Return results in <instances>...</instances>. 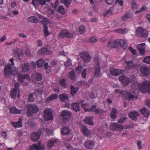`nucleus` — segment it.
<instances>
[{"label": "nucleus", "instance_id": "nucleus-62", "mask_svg": "<svg viewBox=\"0 0 150 150\" xmlns=\"http://www.w3.org/2000/svg\"><path fill=\"white\" fill-rule=\"evenodd\" d=\"M114 8L113 7H110L109 9L107 10L105 13L104 14V16H105L107 15L109 13H112V11L113 10Z\"/></svg>", "mask_w": 150, "mask_h": 150}, {"label": "nucleus", "instance_id": "nucleus-36", "mask_svg": "<svg viewBox=\"0 0 150 150\" xmlns=\"http://www.w3.org/2000/svg\"><path fill=\"white\" fill-rule=\"evenodd\" d=\"M70 130L67 127H64L61 130V133L63 135H67L69 133Z\"/></svg>", "mask_w": 150, "mask_h": 150}, {"label": "nucleus", "instance_id": "nucleus-58", "mask_svg": "<svg viewBox=\"0 0 150 150\" xmlns=\"http://www.w3.org/2000/svg\"><path fill=\"white\" fill-rule=\"evenodd\" d=\"M82 69V67L79 66L75 69V70L78 74H79L81 72Z\"/></svg>", "mask_w": 150, "mask_h": 150}, {"label": "nucleus", "instance_id": "nucleus-40", "mask_svg": "<svg viewBox=\"0 0 150 150\" xmlns=\"http://www.w3.org/2000/svg\"><path fill=\"white\" fill-rule=\"evenodd\" d=\"M82 132L83 134L87 137H89L90 134L89 130L86 127H85L82 130Z\"/></svg>", "mask_w": 150, "mask_h": 150}, {"label": "nucleus", "instance_id": "nucleus-41", "mask_svg": "<svg viewBox=\"0 0 150 150\" xmlns=\"http://www.w3.org/2000/svg\"><path fill=\"white\" fill-rule=\"evenodd\" d=\"M57 141L56 140H53L49 141L47 143L48 147L51 148L52 146H54V144L56 143Z\"/></svg>", "mask_w": 150, "mask_h": 150}, {"label": "nucleus", "instance_id": "nucleus-54", "mask_svg": "<svg viewBox=\"0 0 150 150\" xmlns=\"http://www.w3.org/2000/svg\"><path fill=\"white\" fill-rule=\"evenodd\" d=\"M145 45V43H142L140 44H139L137 46V49L138 50H142L143 48H145L144 46Z\"/></svg>", "mask_w": 150, "mask_h": 150}, {"label": "nucleus", "instance_id": "nucleus-22", "mask_svg": "<svg viewBox=\"0 0 150 150\" xmlns=\"http://www.w3.org/2000/svg\"><path fill=\"white\" fill-rule=\"evenodd\" d=\"M22 119L21 118H20L18 121L16 122H12L13 125L15 128L21 127L22 126Z\"/></svg>", "mask_w": 150, "mask_h": 150}, {"label": "nucleus", "instance_id": "nucleus-6", "mask_svg": "<svg viewBox=\"0 0 150 150\" xmlns=\"http://www.w3.org/2000/svg\"><path fill=\"white\" fill-rule=\"evenodd\" d=\"M38 144H34L30 147L28 150H44L45 149V144H42L41 141H40L38 142Z\"/></svg>", "mask_w": 150, "mask_h": 150}, {"label": "nucleus", "instance_id": "nucleus-39", "mask_svg": "<svg viewBox=\"0 0 150 150\" xmlns=\"http://www.w3.org/2000/svg\"><path fill=\"white\" fill-rule=\"evenodd\" d=\"M57 11L63 15H64L65 14V9L62 6H59L57 8Z\"/></svg>", "mask_w": 150, "mask_h": 150}, {"label": "nucleus", "instance_id": "nucleus-25", "mask_svg": "<svg viewBox=\"0 0 150 150\" xmlns=\"http://www.w3.org/2000/svg\"><path fill=\"white\" fill-rule=\"evenodd\" d=\"M119 45L124 50L126 49L127 47V43L123 40H119Z\"/></svg>", "mask_w": 150, "mask_h": 150}, {"label": "nucleus", "instance_id": "nucleus-21", "mask_svg": "<svg viewBox=\"0 0 150 150\" xmlns=\"http://www.w3.org/2000/svg\"><path fill=\"white\" fill-rule=\"evenodd\" d=\"M133 16V15L131 13L127 12L122 16V18L123 21H126L127 19L131 18Z\"/></svg>", "mask_w": 150, "mask_h": 150}, {"label": "nucleus", "instance_id": "nucleus-55", "mask_svg": "<svg viewBox=\"0 0 150 150\" xmlns=\"http://www.w3.org/2000/svg\"><path fill=\"white\" fill-rule=\"evenodd\" d=\"M97 41V39L95 37H92L89 39V41L92 43L96 42Z\"/></svg>", "mask_w": 150, "mask_h": 150}, {"label": "nucleus", "instance_id": "nucleus-63", "mask_svg": "<svg viewBox=\"0 0 150 150\" xmlns=\"http://www.w3.org/2000/svg\"><path fill=\"white\" fill-rule=\"evenodd\" d=\"M65 37L69 38H73V35L71 33H70L67 30Z\"/></svg>", "mask_w": 150, "mask_h": 150}, {"label": "nucleus", "instance_id": "nucleus-24", "mask_svg": "<svg viewBox=\"0 0 150 150\" xmlns=\"http://www.w3.org/2000/svg\"><path fill=\"white\" fill-rule=\"evenodd\" d=\"M46 1V0H32V4L36 8V2L37 4L38 3L39 4L43 6L45 4Z\"/></svg>", "mask_w": 150, "mask_h": 150}, {"label": "nucleus", "instance_id": "nucleus-3", "mask_svg": "<svg viewBox=\"0 0 150 150\" xmlns=\"http://www.w3.org/2000/svg\"><path fill=\"white\" fill-rule=\"evenodd\" d=\"M100 59L97 57H95L94 59V69H95V74L96 76H99L100 74Z\"/></svg>", "mask_w": 150, "mask_h": 150}, {"label": "nucleus", "instance_id": "nucleus-44", "mask_svg": "<svg viewBox=\"0 0 150 150\" xmlns=\"http://www.w3.org/2000/svg\"><path fill=\"white\" fill-rule=\"evenodd\" d=\"M35 92L33 93H30L28 96V101L29 102H33L34 100V98L33 97V95L34 94Z\"/></svg>", "mask_w": 150, "mask_h": 150}, {"label": "nucleus", "instance_id": "nucleus-32", "mask_svg": "<svg viewBox=\"0 0 150 150\" xmlns=\"http://www.w3.org/2000/svg\"><path fill=\"white\" fill-rule=\"evenodd\" d=\"M18 93V95L19 94L18 93V91L16 90L15 89H12L10 91V95L11 98H15L16 96V95Z\"/></svg>", "mask_w": 150, "mask_h": 150}, {"label": "nucleus", "instance_id": "nucleus-52", "mask_svg": "<svg viewBox=\"0 0 150 150\" xmlns=\"http://www.w3.org/2000/svg\"><path fill=\"white\" fill-rule=\"evenodd\" d=\"M115 3L116 5L118 6L119 5L122 6L123 3V0H116L115 1Z\"/></svg>", "mask_w": 150, "mask_h": 150}, {"label": "nucleus", "instance_id": "nucleus-29", "mask_svg": "<svg viewBox=\"0 0 150 150\" xmlns=\"http://www.w3.org/2000/svg\"><path fill=\"white\" fill-rule=\"evenodd\" d=\"M59 96L60 100L63 102H66L69 99L68 96L65 93L60 94Z\"/></svg>", "mask_w": 150, "mask_h": 150}, {"label": "nucleus", "instance_id": "nucleus-8", "mask_svg": "<svg viewBox=\"0 0 150 150\" xmlns=\"http://www.w3.org/2000/svg\"><path fill=\"white\" fill-rule=\"evenodd\" d=\"M136 89H134L130 91H127L126 99H128L129 100L137 99L138 96L136 93Z\"/></svg>", "mask_w": 150, "mask_h": 150}, {"label": "nucleus", "instance_id": "nucleus-47", "mask_svg": "<svg viewBox=\"0 0 150 150\" xmlns=\"http://www.w3.org/2000/svg\"><path fill=\"white\" fill-rule=\"evenodd\" d=\"M59 83L60 85L66 88L67 86V85L65 83V80L64 79H62L59 81Z\"/></svg>", "mask_w": 150, "mask_h": 150}, {"label": "nucleus", "instance_id": "nucleus-20", "mask_svg": "<svg viewBox=\"0 0 150 150\" xmlns=\"http://www.w3.org/2000/svg\"><path fill=\"white\" fill-rule=\"evenodd\" d=\"M84 145L87 148L91 149L94 146V143L92 141L88 140L85 142Z\"/></svg>", "mask_w": 150, "mask_h": 150}, {"label": "nucleus", "instance_id": "nucleus-42", "mask_svg": "<svg viewBox=\"0 0 150 150\" xmlns=\"http://www.w3.org/2000/svg\"><path fill=\"white\" fill-rule=\"evenodd\" d=\"M67 30L66 29L62 30L59 32V36L60 37L63 38L66 36Z\"/></svg>", "mask_w": 150, "mask_h": 150}, {"label": "nucleus", "instance_id": "nucleus-45", "mask_svg": "<svg viewBox=\"0 0 150 150\" xmlns=\"http://www.w3.org/2000/svg\"><path fill=\"white\" fill-rule=\"evenodd\" d=\"M44 33L45 36L47 37L50 35L49 32L48 30V27L47 25H45L44 28Z\"/></svg>", "mask_w": 150, "mask_h": 150}, {"label": "nucleus", "instance_id": "nucleus-43", "mask_svg": "<svg viewBox=\"0 0 150 150\" xmlns=\"http://www.w3.org/2000/svg\"><path fill=\"white\" fill-rule=\"evenodd\" d=\"M27 124L31 128L34 127L36 125L35 122L32 119L29 120L27 122Z\"/></svg>", "mask_w": 150, "mask_h": 150}, {"label": "nucleus", "instance_id": "nucleus-27", "mask_svg": "<svg viewBox=\"0 0 150 150\" xmlns=\"http://www.w3.org/2000/svg\"><path fill=\"white\" fill-rule=\"evenodd\" d=\"M38 53L42 55L48 54L51 52L46 48H42L40 50L38 51Z\"/></svg>", "mask_w": 150, "mask_h": 150}, {"label": "nucleus", "instance_id": "nucleus-12", "mask_svg": "<svg viewBox=\"0 0 150 150\" xmlns=\"http://www.w3.org/2000/svg\"><path fill=\"white\" fill-rule=\"evenodd\" d=\"M125 62L126 64V65L125 67V69L127 70L132 69L136 67L137 66V64L134 63L133 61H125Z\"/></svg>", "mask_w": 150, "mask_h": 150}, {"label": "nucleus", "instance_id": "nucleus-5", "mask_svg": "<svg viewBox=\"0 0 150 150\" xmlns=\"http://www.w3.org/2000/svg\"><path fill=\"white\" fill-rule=\"evenodd\" d=\"M72 115V114L71 111L67 110H63L61 113V115L62 117L63 120L64 121L69 120Z\"/></svg>", "mask_w": 150, "mask_h": 150}, {"label": "nucleus", "instance_id": "nucleus-28", "mask_svg": "<svg viewBox=\"0 0 150 150\" xmlns=\"http://www.w3.org/2000/svg\"><path fill=\"white\" fill-rule=\"evenodd\" d=\"M71 108L77 112L80 110L79 104L77 103H73L71 105Z\"/></svg>", "mask_w": 150, "mask_h": 150}, {"label": "nucleus", "instance_id": "nucleus-23", "mask_svg": "<svg viewBox=\"0 0 150 150\" xmlns=\"http://www.w3.org/2000/svg\"><path fill=\"white\" fill-rule=\"evenodd\" d=\"M93 118L92 117H87L84 119L83 121L87 124L89 125H93V122L92 120Z\"/></svg>", "mask_w": 150, "mask_h": 150}, {"label": "nucleus", "instance_id": "nucleus-34", "mask_svg": "<svg viewBox=\"0 0 150 150\" xmlns=\"http://www.w3.org/2000/svg\"><path fill=\"white\" fill-rule=\"evenodd\" d=\"M57 98L58 95L57 94H53L46 98V102L49 103L52 100L56 99Z\"/></svg>", "mask_w": 150, "mask_h": 150}, {"label": "nucleus", "instance_id": "nucleus-51", "mask_svg": "<svg viewBox=\"0 0 150 150\" xmlns=\"http://www.w3.org/2000/svg\"><path fill=\"white\" fill-rule=\"evenodd\" d=\"M144 63L150 64V56H148L145 57L144 59Z\"/></svg>", "mask_w": 150, "mask_h": 150}, {"label": "nucleus", "instance_id": "nucleus-19", "mask_svg": "<svg viewBox=\"0 0 150 150\" xmlns=\"http://www.w3.org/2000/svg\"><path fill=\"white\" fill-rule=\"evenodd\" d=\"M128 116L132 120L136 121L139 115L137 112L134 111L130 112L128 114Z\"/></svg>", "mask_w": 150, "mask_h": 150}, {"label": "nucleus", "instance_id": "nucleus-64", "mask_svg": "<svg viewBox=\"0 0 150 150\" xmlns=\"http://www.w3.org/2000/svg\"><path fill=\"white\" fill-rule=\"evenodd\" d=\"M86 68L83 69L81 74L82 76L84 78H85L86 76Z\"/></svg>", "mask_w": 150, "mask_h": 150}, {"label": "nucleus", "instance_id": "nucleus-48", "mask_svg": "<svg viewBox=\"0 0 150 150\" xmlns=\"http://www.w3.org/2000/svg\"><path fill=\"white\" fill-rule=\"evenodd\" d=\"M131 81L128 78L126 77L125 79V81L123 83V85L125 86H127L128 85L130 82Z\"/></svg>", "mask_w": 150, "mask_h": 150}, {"label": "nucleus", "instance_id": "nucleus-9", "mask_svg": "<svg viewBox=\"0 0 150 150\" xmlns=\"http://www.w3.org/2000/svg\"><path fill=\"white\" fill-rule=\"evenodd\" d=\"M43 117L45 121L52 119L53 116L51 110L49 109L45 110L44 111Z\"/></svg>", "mask_w": 150, "mask_h": 150}, {"label": "nucleus", "instance_id": "nucleus-11", "mask_svg": "<svg viewBox=\"0 0 150 150\" xmlns=\"http://www.w3.org/2000/svg\"><path fill=\"white\" fill-rule=\"evenodd\" d=\"M141 74L144 76L150 74V68L145 66H142L140 68Z\"/></svg>", "mask_w": 150, "mask_h": 150}, {"label": "nucleus", "instance_id": "nucleus-4", "mask_svg": "<svg viewBox=\"0 0 150 150\" xmlns=\"http://www.w3.org/2000/svg\"><path fill=\"white\" fill-rule=\"evenodd\" d=\"M148 35V31L141 27H138L136 32V35L138 37L142 36L144 38H146L147 37Z\"/></svg>", "mask_w": 150, "mask_h": 150}, {"label": "nucleus", "instance_id": "nucleus-30", "mask_svg": "<svg viewBox=\"0 0 150 150\" xmlns=\"http://www.w3.org/2000/svg\"><path fill=\"white\" fill-rule=\"evenodd\" d=\"M117 110L115 108H113L111 112L110 117L111 118L115 119L117 116Z\"/></svg>", "mask_w": 150, "mask_h": 150}, {"label": "nucleus", "instance_id": "nucleus-18", "mask_svg": "<svg viewBox=\"0 0 150 150\" xmlns=\"http://www.w3.org/2000/svg\"><path fill=\"white\" fill-rule=\"evenodd\" d=\"M30 64L28 63H24L21 64L20 66V68L23 72H25L28 71L30 69Z\"/></svg>", "mask_w": 150, "mask_h": 150}, {"label": "nucleus", "instance_id": "nucleus-14", "mask_svg": "<svg viewBox=\"0 0 150 150\" xmlns=\"http://www.w3.org/2000/svg\"><path fill=\"white\" fill-rule=\"evenodd\" d=\"M4 72L6 76H10L13 73L12 70V67L10 64H8L4 69Z\"/></svg>", "mask_w": 150, "mask_h": 150}, {"label": "nucleus", "instance_id": "nucleus-2", "mask_svg": "<svg viewBox=\"0 0 150 150\" xmlns=\"http://www.w3.org/2000/svg\"><path fill=\"white\" fill-rule=\"evenodd\" d=\"M27 109V113L29 117L32 116L33 113H37L39 110L38 107L34 104L29 105L28 106Z\"/></svg>", "mask_w": 150, "mask_h": 150}, {"label": "nucleus", "instance_id": "nucleus-17", "mask_svg": "<svg viewBox=\"0 0 150 150\" xmlns=\"http://www.w3.org/2000/svg\"><path fill=\"white\" fill-rule=\"evenodd\" d=\"M87 110L86 111V112L88 111L89 112L93 111L95 112L96 114H101L102 113V111L100 108H97L96 105H93L90 109H87Z\"/></svg>", "mask_w": 150, "mask_h": 150}, {"label": "nucleus", "instance_id": "nucleus-60", "mask_svg": "<svg viewBox=\"0 0 150 150\" xmlns=\"http://www.w3.org/2000/svg\"><path fill=\"white\" fill-rule=\"evenodd\" d=\"M126 119V117H122L118 120L117 122L119 123H122Z\"/></svg>", "mask_w": 150, "mask_h": 150}, {"label": "nucleus", "instance_id": "nucleus-46", "mask_svg": "<svg viewBox=\"0 0 150 150\" xmlns=\"http://www.w3.org/2000/svg\"><path fill=\"white\" fill-rule=\"evenodd\" d=\"M45 62L42 59H39L36 62L37 64L38 67L42 66L44 63Z\"/></svg>", "mask_w": 150, "mask_h": 150}, {"label": "nucleus", "instance_id": "nucleus-33", "mask_svg": "<svg viewBox=\"0 0 150 150\" xmlns=\"http://www.w3.org/2000/svg\"><path fill=\"white\" fill-rule=\"evenodd\" d=\"M10 111L13 114H20L21 112V110L17 109L14 106L10 109Z\"/></svg>", "mask_w": 150, "mask_h": 150}, {"label": "nucleus", "instance_id": "nucleus-7", "mask_svg": "<svg viewBox=\"0 0 150 150\" xmlns=\"http://www.w3.org/2000/svg\"><path fill=\"white\" fill-rule=\"evenodd\" d=\"M80 57L85 62H89L91 59V57L89 53L86 52H83L80 53Z\"/></svg>", "mask_w": 150, "mask_h": 150}, {"label": "nucleus", "instance_id": "nucleus-59", "mask_svg": "<svg viewBox=\"0 0 150 150\" xmlns=\"http://www.w3.org/2000/svg\"><path fill=\"white\" fill-rule=\"evenodd\" d=\"M84 27L82 26H81L79 28V32L81 34H83L84 32Z\"/></svg>", "mask_w": 150, "mask_h": 150}, {"label": "nucleus", "instance_id": "nucleus-26", "mask_svg": "<svg viewBox=\"0 0 150 150\" xmlns=\"http://www.w3.org/2000/svg\"><path fill=\"white\" fill-rule=\"evenodd\" d=\"M79 90L78 88L75 87L74 86L71 85H70V94L72 96H73L76 94Z\"/></svg>", "mask_w": 150, "mask_h": 150}, {"label": "nucleus", "instance_id": "nucleus-15", "mask_svg": "<svg viewBox=\"0 0 150 150\" xmlns=\"http://www.w3.org/2000/svg\"><path fill=\"white\" fill-rule=\"evenodd\" d=\"M124 72L125 71L123 69H116L113 68H111L110 70L111 74L114 76H118Z\"/></svg>", "mask_w": 150, "mask_h": 150}, {"label": "nucleus", "instance_id": "nucleus-1", "mask_svg": "<svg viewBox=\"0 0 150 150\" xmlns=\"http://www.w3.org/2000/svg\"><path fill=\"white\" fill-rule=\"evenodd\" d=\"M140 89L142 92L143 93L148 92L150 93V81H146L140 85Z\"/></svg>", "mask_w": 150, "mask_h": 150}, {"label": "nucleus", "instance_id": "nucleus-38", "mask_svg": "<svg viewBox=\"0 0 150 150\" xmlns=\"http://www.w3.org/2000/svg\"><path fill=\"white\" fill-rule=\"evenodd\" d=\"M75 73V71L72 70L68 74V77L72 80H74L76 78Z\"/></svg>", "mask_w": 150, "mask_h": 150}, {"label": "nucleus", "instance_id": "nucleus-50", "mask_svg": "<svg viewBox=\"0 0 150 150\" xmlns=\"http://www.w3.org/2000/svg\"><path fill=\"white\" fill-rule=\"evenodd\" d=\"M68 1V0H61V3L64 4L67 7H68L70 6V3Z\"/></svg>", "mask_w": 150, "mask_h": 150}, {"label": "nucleus", "instance_id": "nucleus-61", "mask_svg": "<svg viewBox=\"0 0 150 150\" xmlns=\"http://www.w3.org/2000/svg\"><path fill=\"white\" fill-rule=\"evenodd\" d=\"M126 78V77L124 75H122L121 76L119 77V79L120 81L123 83Z\"/></svg>", "mask_w": 150, "mask_h": 150}, {"label": "nucleus", "instance_id": "nucleus-53", "mask_svg": "<svg viewBox=\"0 0 150 150\" xmlns=\"http://www.w3.org/2000/svg\"><path fill=\"white\" fill-rule=\"evenodd\" d=\"M44 68L47 70V72L49 73L51 71V68L48 66V63H45L44 64Z\"/></svg>", "mask_w": 150, "mask_h": 150}, {"label": "nucleus", "instance_id": "nucleus-56", "mask_svg": "<svg viewBox=\"0 0 150 150\" xmlns=\"http://www.w3.org/2000/svg\"><path fill=\"white\" fill-rule=\"evenodd\" d=\"M65 66L67 67L72 65V63L70 60H68L64 63Z\"/></svg>", "mask_w": 150, "mask_h": 150}, {"label": "nucleus", "instance_id": "nucleus-16", "mask_svg": "<svg viewBox=\"0 0 150 150\" xmlns=\"http://www.w3.org/2000/svg\"><path fill=\"white\" fill-rule=\"evenodd\" d=\"M41 136V134L39 132H33L30 136L31 139L33 141L37 142L40 139Z\"/></svg>", "mask_w": 150, "mask_h": 150}, {"label": "nucleus", "instance_id": "nucleus-10", "mask_svg": "<svg viewBox=\"0 0 150 150\" xmlns=\"http://www.w3.org/2000/svg\"><path fill=\"white\" fill-rule=\"evenodd\" d=\"M124 128L123 126L117 123H113L110 125V129L113 131H120Z\"/></svg>", "mask_w": 150, "mask_h": 150}, {"label": "nucleus", "instance_id": "nucleus-35", "mask_svg": "<svg viewBox=\"0 0 150 150\" xmlns=\"http://www.w3.org/2000/svg\"><path fill=\"white\" fill-rule=\"evenodd\" d=\"M28 20L32 23H37L38 22V18L35 16H30L28 18Z\"/></svg>", "mask_w": 150, "mask_h": 150}, {"label": "nucleus", "instance_id": "nucleus-57", "mask_svg": "<svg viewBox=\"0 0 150 150\" xmlns=\"http://www.w3.org/2000/svg\"><path fill=\"white\" fill-rule=\"evenodd\" d=\"M132 8L134 10H136L137 9V6L136 2L134 1H132Z\"/></svg>", "mask_w": 150, "mask_h": 150}, {"label": "nucleus", "instance_id": "nucleus-31", "mask_svg": "<svg viewBox=\"0 0 150 150\" xmlns=\"http://www.w3.org/2000/svg\"><path fill=\"white\" fill-rule=\"evenodd\" d=\"M140 112L145 117H147L149 115V111L147 110L145 108H142L140 110Z\"/></svg>", "mask_w": 150, "mask_h": 150}, {"label": "nucleus", "instance_id": "nucleus-37", "mask_svg": "<svg viewBox=\"0 0 150 150\" xmlns=\"http://www.w3.org/2000/svg\"><path fill=\"white\" fill-rule=\"evenodd\" d=\"M32 76L35 78L37 81H40L42 78V75L39 73H36L33 74Z\"/></svg>", "mask_w": 150, "mask_h": 150}, {"label": "nucleus", "instance_id": "nucleus-49", "mask_svg": "<svg viewBox=\"0 0 150 150\" xmlns=\"http://www.w3.org/2000/svg\"><path fill=\"white\" fill-rule=\"evenodd\" d=\"M18 78L19 81L21 82H23L25 79L24 75L22 74L19 75L18 76Z\"/></svg>", "mask_w": 150, "mask_h": 150}, {"label": "nucleus", "instance_id": "nucleus-13", "mask_svg": "<svg viewBox=\"0 0 150 150\" xmlns=\"http://www.w3.org/2000/svg\"><path fill=\"white\" fill-rule=\"evenodd\" d=\"M119 40H116L112 42L109 40L107 44V47L109 49L117 48L119 46Z\"/></svg>", "mask_w": 150, "mask_h": 150}]
</instances>
